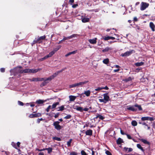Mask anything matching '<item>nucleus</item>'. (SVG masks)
<instances>
[{"instance_id":"f257e3e1","label":"nucleus","mask_w":155,"mask_h":155,"mask_svg":"<svg viewBox=\"0 0 155 155\" xmlns=\"http://www.w3.org/2000/svg\"><path fill=\"white\" fill-rule=\"evenodd\" d=\"M46 38L45 35L38 37V38H35V39L33 41V42L31 43L32 46H33L34 44L37 43H40L43 40H44Z\"/></svg>"},{"instance_id":"f03ea898","label":"nucleus","mask_w":155,"mask_h":155,"mask_svg":"<svg viewBox=\"0 0 155 155\" xmlns=\"http://www.w3.org/2000/svg\"><path fill=\"white\" fill-rule=\"evenodd\" d=\"M21 70H20L19 68H16L12 69H11L10 71V72L12 75H16L17 74L19 73H21Z\"/></svg>"},{"instance_id":"7ed1b4c3","label":"nucleus","mask_w":155,"mask_h":155,"mask_svg":"<svg viewBox=\"0 0 155 155\" xmlns=\"http://www.w3.org/2000/svg\"><path fill=\"white\" fill-rule=\"evenodd\" d=\"M149 6V4L146 2H142L141 4L140 9L141 11L145 10Z\"/></svg>"},{"instance_id":"20e7f679","label":"nucleus","mask_w":155,"mask_h":155,"mask_svg":"<svg viewBox=\"0 0 155 155\" xmlns=\"http://www.w3.org/2000/svg\"><path fill=\"white\" fill-rule=\"evenodd\" d=\"M135 51L133 50H130L129 51H127L124 54H121V56L122 57H126L134 53Z\"/></svg>"},{"instance_id":"39448f33","label":"nucleus","mask_w":155,"mask_h":155,"mask_svg":"<svg viewBox=\"0 0 155 155\" xmlns=\"http://www.w3.org/2000/svg\"><path fill=\"white\" fill-rule=\"evenodd\" d=\"M60 122L58 121L54 122L53 124L55 128L58 130H60L62 128V127L59 125Z\"/></svg>"},{"instance_id":"423d86ee","label":"nucleus","mask_w":155,"mask_h":155,"mask_svg":"<svg viewBox=\"0 0 155 155\" xmlns=\"http://www.w3.org/2000/svg\"><path fill=\"white\" fill-rule=\"evenodd\" d=\"M41 115V114L40 113H38L36 114H30L29 116V117L30 118H33L35 117H37Z\"/></svg>"},{"instance_id":"0eeeda50","label":"nucleus","mask_w":155,"mask_h":155,"mask_svg":"<svg viewBox=\"0 0 155 155\" xmlns=\"http://www.w3.org/2000/svg\"><path fill=\"white\" fill-rule=\"evenodd\" d=\"M154 120L153 118L152 117H142L141 118V120L142 121L147 120H149L150 121H152Z\"/></svg>"},{"instance_id":"6e6552de","label":"nucleus","mask_w":155,"mask_h":155,"mask_svg":"<svg viewBox=\"0 0 155 155\" xmlns=\"http://www.w3.org/2000/svg\"><path fill=\"white\" fill-rule=\"evenodd\" d=\"M102 39L105 41H107L110 39L114 40L115 39V38L111 36H103L102 37Z\"/></svg>"},{"instance_id":"1a4fd4ad","label":"nucleus","mask_w":155,"mask_h":155,"mask_svg":"<svg viewBox=\"0 0 155 155\" xmlns=\"http://www.w3.org/2000/svg\"><path fill=\"white\" fill-rule=\"evenodd\" d=\"M91 93V91L89 90L84 91V93H83L80 95V97H81L84 94H85L88 97L90 96Z\"/></svg>"},{"instance_id":"9d476101","label":"nucleus","mask_w":155,"mask_h":155,"mask_svg":"<svg viewBox=\"0 0 155 155\" xmlns=\"http://www.w3.org/2000/svg\"><path fill=\"white\" fill-rule=\"evenodd\" d=\"M134 105L132 106H127V109L128 110H130L132 111H136L137 110V109L135 108Z\"/></svg>"},{"instance_id":"9b49d317","label":"nucleus","mask_w":155,"mask_h":155,"mask_svg":"<svg viewBox=\"0 0 155 155\" xmlns=\"http://www.w3.org/2000/svg\"><path fill=\"white\" fill-rule=\"evenodd\" d=\"M97 38H94L93 39H90L88 40L89 42L93 44H95L97 43Z\"/></svg>"},{"instance_id":"f8f14e48","label":"nucleus","mask_w":155,"mask_h":155,"mask_svg":"<svg viewBox=\"0 0 155 155\" xmlns=\"http://www.w3.org/2000/svg\"><path fill=\"white\" fill-rule=\"evenodd\" d=\"M112 48H111L109 47H106L104 49L102 50V51L103 52H105L111 51L112 50Z\"/></svg>"},{"instance_id":"ddd939ff","label":"nucleus","mask_w":155,"mask_h":155,"mask_svg":"<svg viewBox=\"0 0 155 155\" xmlns=\"http://www.w3.org/2000/svg\"><path fill=\"white\" fill-rule=\"evenodd\" d=\"M124 150L126 152L128 151V152H130L133 151V149L132 148H127L126 147H125L123 148Z\"/></svg>"},{"instance_id":"4468645a","label":"nucleus","mask_w":155,"mask_h":155,"mask_svg":"<svg viewBox=\"0 0 155 155\" xmlns=\"http://www.w3.org/2000/svg\"><path fill=\"white\" fill-rule=\"evenodd\" d=\"M88 82V81H84V82H79L78 83V87H79V86L82 87V86L83 85H84V84H86Z\"/></svg>"},{"instance_id":"2eb2a0df","label":"nucleus","mask_w":155,"mask_h":155,"mask_svg":"<svg viewBox=\"0 0 155 155\" xmlns=\"http://www.w3.org/2000/svg\"><path fill=\"white\" fill-rule=\"evenodd\" d=\"M92 130H87L86 132V134L87 135L91 136L92 134Z\"/></svg>"},{"instance_id":"dca6fc26","label":"nucleus","mask_w":155,"mask_h":155,"mask_svg":"<svg viewBox=\"0 0 155 155\" xmlns=\"http://www.w3.org/2000/svg\"><path fill=\"white\" fill-rule=\"evenodd\" d=\"M103 96H104V99H105V100L106 101H109V97L108 95V94H107V93L104 94H103Z\"/></svg>"},{"instance_id":"f3484780","label":"nucleus","mask_w":155,"mask_h":155,"mask_svg":"<svg viewBox=\"0 0 155 155\" xmlns=\"http://www.w3.org/2000/svg\"><path fill=\"white\" fill-rule=\"evenodd\" d=\"M140 140L141 142H143L144 144H147L148 145H150V143L145 139H141Z\"/></svg>"},{"instance_id":"a211bd4d","label":"nucleus","mask_w":155,"mask_h":155,"mask_svg":"<svg viewBox=\"0 0 155 155\" xmlns=\"http://www.w3.org/2000/svg\"><path fill=\"white\" fill-rule=\"evenodd\" d=\"M76 96L70 95L69 96V101H74L75 100L76 98Z\"/></svg>"},{"instance_id":"6ab92c4d","label":"nucleus","mask_w":155,"mask_h":155,"mask_svg":"<svg viewBox=\"0 0 155 155\" xmlns=\"http://www.w3.org/2000/svg\"><path fill=\"white\" fill-rule=\"evenodd\" d=\"M89 20L90 19L89 18L85 17L82 18L81 20L82 22L83 23H86L89 22Z\"/></svg>"},{"instance_id":"aec40b11","label":"nucleus","mask_w":155,"mask_h":155,"mask_svg":"<svg viewBox=\"0 0 155 155\" xmlns=\"http://www.w3.org/2000/svg\"><path fill=\"white\" fill-rule=\"evenodd\" d=\"M46 100H37L36 103L38 104H42L45 102H46Z\"/></svg>"},{"instance_id":"412c9836","label":"nucleus","mask_w":155,"mask_h":155,"mask_svg":"<svg viewBox=\"0 0 155 155\" xmlns=\"http://www.w3.org/2000/svg\"><path fill=\"white\" fill-rule=\"evenodd\" d=\"M59 102H56L54 103L51 107V109H54L57 106L59 105Z\"/></svg>"},{"instance_id":"4be33fe9","label":"nucleus","mask_w":155,"mask_h":155,"mask_svg":"<svg viewBox=\"0 0 155 155\" xmlns=\"http://www.w3.org/2000/svg\"><path fill=\"white\" fill-rule=\"evenodd\" d=\"M123 142V140L120 138H119L117 140V143L118 144H120Z\"/></svg>"},{"instance_id":"5701e85b","label":"nucleus","mask_w":155,"mask_h":155,"mask_svg":"<svg viewBox=\"0 0 155 155\" xmlns=\"http://www.w3.org/2000/svg\"><path fill=\"white\" fill-rule=\"evenodd\" d=\"M41 68H38L37 69H31V73H35L38 71H40L41 70Z\"/></svg>"},{"instance_id":"b1692460","label":"nucleus","mask_w":155,"mask_h":155,"mask_svg":"<svg viewBox=\"0 0 155 155\" xmlns=\"http://www.w3.org/2000/svg\"><path fill=\"white\" fill-rule=\"evenodd\" d=\"M137 147L138 149L140 150L142 152H144V150L140 144H137Z\"/></svg>"},{"instance_id":"393cba45","label":"nucleus","mask_w":155,"mask_h":155,"mask_svg":"<svg viewBox=\"0 0 155 155\" xmlns=\"http://www.w3.org/2000/svg\"><path fill=\"white\" fill-rule=\"evenodd\" d=\"M150 26L151 29H154L155 28V25L153 22H150Z\"/></svg>"},{"instance_id":"a878e982","label":"nucleus","mask_w":155,"mask_h":155,"mask_svg":"<svg viewBox=\"0 0 155 155\" xmlns=\"http://www.w3.org/2000/svg\"><path fill=\"white\" fill-rule=\"evenodd\" d=\"M44 82H43L41 83V84L40 85L41 87H42L45 85L47 83H48V82L47 81H45V80L44 81Z\"/></svg>"},{"instance_id":"bb28decb","label":"nucleus","mask_w":155,"mask_h":155,"mask_svg":"<svg viewBox=\"0 0 155 155\" xmlns=\"http://www.w3.org/2000/svg\"><path fill=\"white\" fill-rule=\"evenodd\" d=\"M58 108V111H62L64 109V105H62L59 107Z\"/></svg>"},{"instance_id":"cd10ccee","label":"nucleus","mask_w":155,"mask_h":155,"mask_svg":"<svg viewBox=\"0 0 155 155\" xmlns=\"http://www.w3.org/2000/svg\"><path fill=\"white\" fill-rule=\"evenodd\" d=\"M144 64V63L142 62H137L135 63V65L137 66H140L143 65Z\"/></svg>"},{"instance_id":"c85d7f7f","label":"nucleus","mask_w":155,"mask_h":155,"mask_svg":"<svg viewBox=\"0 0 155 155\" xmlns=\"http://www.w3.org/2000/svg\"><path fill=\"white\" fill-rule=\"evenodd\" d=\"M109 62V59L108 58H107L104 59L103 61V62L105 64H107Z\"/></svg>"},{"instance_id":"c756f323","label":"nucleus","mask_w":155,"mask_h":155,"mask_svg":"<svg viewBox=\"0 0 155 155\" xmlns=\"http://www.w3.org/2000/svg\"><path fill=\"white\" fill-rule=\"evenodd\" d=\"M77 35L76 34H74L69 36L68 37V39H71L73 38L76 37Z\"/></svg>"},{"instance_id":"7c9ffc66","label":"nucleus","mask_w":155,"mask_h":155,"mask_svg":"<svg viewBox=\"0 0 155 155\" xmlns=\"http://www.w3.org/2000/svg\"><path fill=\"white\" fill-rule=\"evenodd\" d=\"M45 150H48V153H50L52 151V148L51 147H50L48 148H45Z\"/></svg>"},{"instance_id":"2f4dec72","label":"nucleus","mask_w":155,"mask_h":155,"mask_svg":"<svg viewBox=\"0 0 155 155\" xmlns=\"http://www.w3.org/2000/svg\"><path fill=\"white\" fill-rule=\"evenodd\" d=\"M135 107H137L138 110H142V108L140 105H139L137 104L134 105Z\"/></svg>"},{"instance_id":"473e14b6","label":"nucleus","mask_w":155,"mask_h":155,"mask_svg":"<svg viewBox=\"0 0 155 155\" xmlns=\"http://www.w3.org/2000/svg\"><path fill=\"white\" fill-rule=\"evenodd\" d=\"M53 78V77H52V75H51L47 78H45V81H51Z\"/></svg>"},{"instance_id":"72a5a7b5","label":"nucleus","mask_w":155,"mask_h":155,"mask_svg":"<svg viewBox=\"0 0 155 155\" xmlns=\"http://www.w3.org/2000/svg\"><path fill=\"white\" fill-rule=\"evenodd\" d=\"M131 124L133 126H135L137 125V122L136 120H133L131 122Z\"/></svg>"},{"instance_id":"f704fd0d","label":"nucleus","mask_w":155,"mask_h":155,"mask_svg":"<svg viewBox=\"0 0 155 155\" xmlns=\"http://www.w3.org/2000/svg\"><path fill=\"white\" fill-rule=\"evenodd\" d=\"M29 80L31 81H38V78H33L32 79H30Z\"/></svg>"},{"instance_id":"c9c22d12","label":"nucleus","mask_w":155,"mask_h":155,"mask_svg":"<svg viewBox=\"0 0 155 155\" xmlns=\"http://www.w3.org/2000/svg\"><path fill=\"white\" fill-rule=\"evenodd\" d=\"M55 52L54 50L48 54V56L49 57H51L54 53Z\"/></svg>"},{"instance_id":"e433bc0d","label":"nucleus","mask_w":155,"mask_h":155,"mask_svg":"<svg viewBox=\"0 0 155 155\" xmlns=\"http://www.w3.org/2000/svg\"><path fill=\"white\" fill-rule=\"evenodd\" d=\"M76 110L78 111H82L83 110V108L80 107H77L76 108Z\"/></svg>"},{"instance_id":"4c0bfd02","label":"nucleus","mask_w":155,"mask_h":155,"mask_svg":"<svg viewBox=\"0 0 155 155\" xmlns=\"http://www.w3.org/2000/svg\"><path fill=\"white\" fill-rule=\"evenodd\" d=\"M53 139L54 140H57L58 141H60L61 140V139L59 137H53Z\"/></svg>"},{"instance_id":"58836bf2","label":"nucleus","mask_w":155,"mask_h":155,"mask_svg":"<svg viewBox=\"0 0 155 155\" xmlns=\"http://www.w3.org/2000/svg\"><path fill=\"white\" fill-rule=\"evenodd\" d=\"M28 73V69H26L24 70H21V73Z\"/></svg>"},{"instance_id":"ea45409f","label":"nucleus","mask_w":155,"mask_h":155,"mask_svg":"<svg viewBox=\"0 0 155 155\" xmlns=\"http://www.w3.org/2000/svg\"><path fill=\"white\" fill-rule=\"evenodd\" d=\"M11 145L14 148H15L16 149H17V148L16 146V145L14 142H12L11 143Z\"/></svg>"},{"instance_id":"a19ab883","label":"nucleus","mask_w":155,"mask_h":155,"mask_svg":"<svg viewBox=\"0 0 155 155\" xmlns=\"http://www.w3.org/2000/svg\"><path fill=\"white\" fill-rule=\"evenodd\" d=\"M71 117V116L70 114L68 115L67 116H66L64 117V118L66 119H70Z\"/></svg>"},{"instance_id":"79ce46f5","label":"nucleus","mask_w":155,"mask_h":155,"mask_svg":"<svg viewBox=\"0 0 155 155\" xmlns=\"http://www.w3.org/2000/svg\"><path fill=\"white\" fill-rule=\"evenodd\" d=\"M61 45H59L56 48H55L54 51H55V52L61 48Z\"/></svg>"},{"instance_id":"37998d69","label":"nucleus","mask_w":155,"mask_h":155,"mask_svg":"<svg viewBox=\"0 0 155 155\" xmlns=\"http://www.w3.org/2000/svg\"><path fill=\"white\" fill-rule=\"evenodd\" d=\"M72 139H70L69 141H68L67 143L68 146H70L72 141Z\"/></svg>"},{"instance_id":"c03bdc74","label":"nucleus","mask_w":155,"mask_h":155,"mask_svg":"<svg viewBox=\"0 0 155 155\" xmlns=\"http://www.w3.org/2000/svg\"><path fill=\"white\" fill-rule=\"evenodd\" d=\"M59 73H58V72L57 71L55 73H54L52 75V77H53L54 78L55 77H56V76H57V75Z\"/></svg>"},{"instance_id":"a18cd8bd","label":"nucleus","mask_w":155,"mask_h":155,"mask_svg":"<svg viewBox=\"0 0 155 155\" xmlns=\"http://www.w3.org/2000/svg\"><path fill=\"white\" fill-rule=\"evenodd\" d=\"M131 80V78L130 77H129L127 78H126L124 80V81H125L126 82H127Z\"/></svg>"},{"instance_id":"49530a36","label":"nucleus","mask_w":155,"mask_h":155,"mask_svg":"<svg viewBox=\"0 0 155 155\" xmlns=\"http://www.w3.org/2000/svg\"><path fill=\"white\" fill-rule=\"evenodd\" d=\"M51 109V105H49L46 109V110L47 112H48L49 111L50 109Z\"/></svg>"},{"instance_id":"de8ad7c7","label":"nucleus","mask_w":155,"mask_h":155,"mask_svg":"<svg viewBox=\"0 0 155 155\" xmlns=\"http://www.w3.org/2000/svg\"><path fill=\"white\" fill-rule=\"evenodd\" d=\"M132 27L134 28H135V29H139L140 28L139 26H138L136 25H134Z\"/></svg>"},{"instance_id":"09e8293b","label":"nucleus","mask_w":155,"mask_h":155,"mask_svg":"<svg viewBox=\"0 0 155 155\" xmlns=\"http://www.w3.org/2000/svg\"><path fill=\"white\" fill-rule=\"evenodd\" d=\"M105 153L107 155H112L111 153L107 150L106 151Z\"/></svg>"},{"instance_id":"8fccbe9b","label":"nucleus","mask_w":155,"mask_h":155,"mask_svg":"<svg viewBox=\"0 0 155 155\" xmlns=\"http://www.w3.org/2000/svg\"><path fill=\"white\" fill-rule=\"evenodd\" d=\"M81 155H87L86 153L83 150H82L81 151Z\"/></svg>"},{"instance_id":"3c124183","label":"nucleus","mask_w":155,"mask_h":155,"mask_svg":"<svg viewBox=\"0 0 155 155\" xmlns=\"http://www.w3.org/2000/svg\"><path fill=\"white\" fill-rule=\"evenodd\" d=\"M45 79L44 78H38V81H44Z\"/></svg>"},{"instance_id":"603ef678","label":"nucleus","mask_w":155,"mask_h":155,"mask_svg":"<svg viewBox=\"0 0 155 155\" xmlns=\"http://www.w3.org/2000/svg\"><path fill=\"white\" fill-rule=\"evenodd\" d=\"M99 118L101 120H103L104 118V117L101 115L99 114Z\"/></svg>"},{"instance_id":"864d4df0","label":"nucleus","mask_w":155,"mask_h":155,"mask_svg":"<svg viewBox=\"0 0 155 155\" xmlns=\"http://www.w3.org/2000/svg\"><path fill=\"white\" fill-rule=\"evenodd\" d=\"M71 155H77V153L75 152H72L70 153V154Z\"/></svg>"},{"instance_id":"5fc2aeb1","label":"nucleus","mask_w":155,"mask_h":155,"mask_svg":"<svg viewBox=\"0 0 155 155\" xmlns=\"http://www.w3.org/2000/svg\"><path fill=\"white\" fill-rule=\"evenodd\" d=\"M91 155H97V153L96 151L95 152L93 151L92 152Z\"/></svg>"},{"instance_id":"6e6d98bb","label":"nucleus","mask_w":155,"mask_h":155,"mask_svg":"<svg viewBox=\"0 0 155 155\" xmlns=\"http://www.w3.org/2000/svg\"><path fill=\"white\" fill-rule=\"evenodd\" d=\"M18 104L20 105L23 106L24 105V103L20 101H18Z\"/></svg>"},{"instance_id":"4d7b16f0","label":"nucleus","mask_w":155,"mask_h":155,"mask_svg":"<svg viewBox=\"0 0 155 155\" xmlns=\"http://www.w3.org/2000/svg\"><path fill=\"white\" fill-rule=\"evenodd\" d=\"M126 135H127V137L128 139H132V138L129 134H126Z\"/></svg>"},{"instance_id":"13d9d810","label":"nucleus","mask_w":155,"mask_h":155,"mask_svg":"<svg viewBox=\"0 0 155 155\" xmlns=\"http://www.w3.org/2000/svg\"><path fill=\"white\" fill-rule=\"evenodd\" d=\"M44 119H43L42 118H41L40 119L38 118L37 120V122L38 123H39L40 122V121Z\"/></svg>"},{"instance_id":"bf43d9fd","label":"nucleus","mask_w":155,"mask_h":155,"mask_svg":"<svg viewBox=\"0 0 155 155\" xmlns=\"http://www.w3.org/2000/svg\"><path fill=\"white\" fill-rule=\"evenodd\" d=\"M101 90H102V87H99L96 89H95V90L96 91H99Z\"/></svg>"},{"instance_id":"052dcab7","label":"nucleus","mask_w":155,"mask_h":155,"mask_svg":"<svg viewBox=\"0 0 155 155\" xmlns=\"http://www.w3.org/2000/svg\"><path fill=\"white\" fill-rule=\"evenodd\" d=\"M138 21V19H137V18L136 17H134V21L136 22V21Z\"/></svg>"},{"instance_id":"680f3d73","label":"nucleus","mask_w":155,"mask_h":155,"mask_svg":"<svg viewBox=\"0 0 155 155\" xmlns=\"http://www.w3.org/2000/svg\"><path fill=\"white\" fill-rule=\"evenodd\" d=\"M66 69V68H64L63 69H61V70L58 71V73H60L62 72L63 71H64L65 69Z\"/></svg>"},{"instance_id":"e2e57ef3","label":"nucleus","mask_w":155,"mask_h":155,"mask_svg":"<svg viewBox=\"0 0 155 155\" xmlns=\"http://www.w3.org/2000/svg\"><path fill=\"white\" fill-rule=\"evenodd\" d=\"M59 115V113H57L56 114H55V115L54 116V117L55 118H57L58 117Z\"/></svg>"},{"instance_id":"0e129e2a","label":"nucleus","mask_w":155,"mask_h":155,"mask_svg":"<svg viewBox=\"0 0 155 155\" xmlns=\"http://www.w3.org/2000/svg\"><path fill=\"white\" fill-rule=\"evenodd\" d=\"M0 71L2 72H4L5 71V69L4 68H2L0 69Z\"/></svg>"},{"instance_id":"69168bd1","label":"nucleus","mask_w":155,"mask_h":155,"mask_svg":"<svg viewBox=\"0 0 155 155\" xmlns=\"http://www.w3.org/2000/svg\"><path fill=\"white\" fill-rule=\"evenodd\" d=\"M102 89H105V90H108L109 89L108 87L106 86L104 87H102Z\"/></svg>"},{"instance_id":"338daca9","label":"nucleus","mask_w":155,"mask_h":155,"mask_svg":"<svg viewBox=\"0 0 155 155\" xmlns=\"http://www.w3.org/2000/svg\"><path fill=\"white\" fill-rule=\"evenodd\" d=\"M78 6V5L77 4H74L73 5H72V7L73 8H76Z\"/></svg>"},{"instance_id":"774afa93","label":"nucleus","mask_w":155,"mask_h":155,"mask_svg":"<svg viewBox=\"0 0 155 155\" xmlns=\"http://www.w3.org/2000/svg\"><path fill=\"white\" fill-rule=\"evenodd\" d=\"M69 87L70 88L75 87L74 86V84H72L69 85Z\"/></svg>"}]
</instances>
